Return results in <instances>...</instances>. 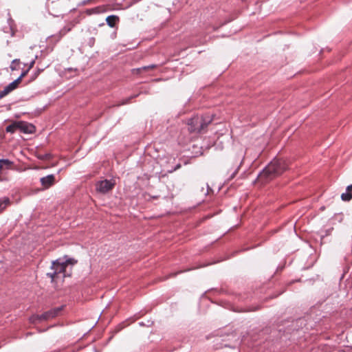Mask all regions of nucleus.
Returning <instances> with one entry per match:
<instances>
[{"label":"nucleus","mask_w":352,"mask_h":352,"mask_svg":"<svg viewBox=\"0 0 352 352\" xmlns=\"http://www.w3.org/2000/svg\"><path fill=\"white\" fill-rule=\"evenodd\" d=\"M287 168L286 162L280 159L273 160L258 175V179L263 184L272 180L281 175Z\"/></svg>","instance_id":"1"},{"label":"nucleus","mask_w":352,"mask_h":352,"mask_svg":"<svg viewBox=\"0 0 352 352\" xmlns=\"http://www.w3.org/2000/svg\"><path fill=\"white\" fill-rule=\"evenodd\" d=\"M212 121V116L206 115L205 116H195L188 122V131L190 133H202Z\"/></svg>","instance_id":"2"},{"label":"nucleus","mask_w":352,"mask_h":352,"mask_svg":"<svg viewBox=\"0 0 352 352\" xmlns=\"http://www.w3.org/2000/svg\"><path fill=\"white\" fill-rule=\"evenodd\" d=\"M77 263L74 258H69L67 256L59 258L52 262V270H54L57 274L63 273V276H69V274H66V269L69 265H74Z\"/></svg>","instance_id":"3"},{"label":"nucleus","mask_w":352,"mask_h":352,"mask_svg":"<svg viewBox=\"0 0 352 352\" xmlns=\"http://www.w3.org/2000/svg\"><path fill=\"white\" fill-rule=\"evenodd\" d=\"M63 307H56L50 309L41 315H34L30 317V320L32 323L41 322L43 320H49L55 318L58 313L62 310Z\"/></svg>","instance_id":"4"},{"label":"nucleus","mask_w":352,"mask_h":352,"mask_svg":"<svg viewBox=\"0 0 352 352\" xmlns=\"http://www.w3.org/2000/svg\"><path fill=\"white\" fill-rule=\"evenodd\" d=\"M115 186L112 180L104 179L97 182L96 190L98 192L105 194L111 190Z\"/></svg>","instance_id":"5"},{"label":"nucleus","mask_w":352,"mask_h":352,"mask_svg":"<svg viewBox=\"0 0 352 352\" xmlns=\"http://www.w3.org/2000/svg\"><path fill=\"white\" fill-rule=\"evenodd\" d=\"M73 28L72 25H68L63 28L58 33L48 37L49 41L55 40L56 42L59 41L67 33L70 32Z\"/></svg>","instance_id":"6"},{"label":"nucleus","mask_w":352,"mask_h":352,"mask_svg":"<svg viewBox=\"0 0 352 352\" xmlns=\"http://www.w3.org/2000/svg\"><path fill=\"white\" fill-rule=\"evenodd\" d=\"M18 129L24 133L31 134L35 131V126L33 124H30L28 122L19 121Z\"/></svg>","instance_id":"7"},{"label":"nucleus","mask_w":352,"mask_h":352,"mask_svg":"<svg viewBox=\"0 0 352 352\" xmlns=\"http://www.w3.org/2000/svg\"><path fill=\"white\" fill-rule=\"evenodd\" d=\"M20 83L19 79H16L13 82H10L9 85H8L3 90H2L0 92V98L6 96L8 95L10 92L14 90L16 88H17L19 84Z\"/></svg>","instance_id":"8"},{"label":"nucleus","mask_w":352,"mask_h":352,"mask_svg":"<svg viewBox=\"0 0 352 352\" xmlns=\"http://www.w3.org/2000/svg\"><path fill=\"white\" fill-rule=\"evenodd\" d=\"M54 181L55 177L54 175H48L40 179L42 186L45 188H48L52 186L54 184Z\"/></svg>","instance_id":"9"},{"label":"nucleus","mask_w":352,"mask_h":352,"mask_svg":"<svg viewBox=\"0 0 352 352\" xmlns=\"http://www.w3.org/2000/svg\"><path fill=\"white\" fill-rule=\"evenodd\" d=\"M119 21V17L116 15H109L106 18L107 25L111 27H115L116 24Z\"/></svg>","instance_id":"10"},{"label":"nucleus","mask_w":352,"mask_h":352,"mask_svg":"<svg viewBox=\"0 0 352 352\" xmlns=\"http://www.w3.org/2000/svg\"><path fill=\"white\" fill-rule=\"evenodd\" d=\"M13 164V162L8 159L0 160V169L1 170L4 167L10 168Z\"/></svg>","instance_id":"11"},{"label":"nucleus","mask_w":352,"mask_h":352,"mask_svg":"<svg viewBox=\"0 0 352 352\" xmlns=\"http://www.w3.org/2000/svg\"><path fill=\"white\" fill-rule=\"evenodd\" d=\"M10 199L8 197L0 199V212L4 210L10 204Z\"/></svg>","instance_id":"12"},{"label":"nucleus","mask_w":352,"mask_h":352,"mask_svg":"<svg viewBox=\"0 0 352 352\" xmlns=\"http://www.w3.org/2000/svg\"><path fill=\"white\" fill-rule=\"evenodd\" d=\"M16 129H18V122H14L6 127V131L8 133H14Z\"/></svg>","instance_id":"13"},{"label":"nucleus","mask_w":352,"mask_h":352,"mask_svg":"<svg viewBox=\"0 0 352 352\" xmlns=\"http://www.w3.org/2000/svg\"><path fill=\"white\" fill-rule=\"evenodd\" d=\"M139 96V94H134V95H132L129 98H126L125 99H123L120 102H119L116 105L117 106H121V105H125V104H127L130 102L131 100L133 99V98H135L136 97H138Z\"/></svg>","instance_id":"14"},{"label":"nucleus","mask_w":352,"mask_h":352,"mask_svg":"<svg viewBox=\"0 0 352 352\" xmlns=\"http://www.w3.org/2000/svg\"><path fill=\"white\" fill-rule=\"evenodd\" d=\"M341 199L344 201H350L352 199V193L346 191L341 195Z\"/></svg>","instance_id":"15"},{"label":"nucleus","mask_w":352,"mask_h":352,"mask_svg":"<svg viewBox=\"0 0 352 352\" xmlns=\"http://www.w3.org/2000/svg\"><path fill=\"white\" fill-rule=\"evenodd\" d=\"M19 63H20V60L19 59H14L12 61V63L10 65L11 70H12V71L16 70V67L15 65H16V64H19Z\"/></svg>","instance_id":"16"},{"label":"nucleus","mask_w":352,"mask_h":352,"mask_svg":"<svg viewBox=\"0 0 352 352\" xmlns=\"http://www.w3.org/2000/svg\"><path fill=\"white\" fill-rule=\"evenodd\" d=\"M56 275L57 274L54 270L53 271V272H49L47 274V276L52 278V281H54Z\"/></svg>","instance_id":"17"},{"label":"nucleus","mask_w":352,"mask_h":352,"mask_svg":"<svg viewBox=\"0 0 352 352\" xmlns=\"http://www.w3.org/2000/svg\"><path fill=\"white\" fill-rule=\"evenodd\" d=\"M29 72V69H28L27 70L21 73V74L20 75V76L17 78V79H19V82H21V79L26 76V74H28V72Z\"/></svg>","instance_id":"18"},{"label":"nucleus","mask_w":352,"mask_h":352,"mask_svg":"<svg viewBox=\"0 0 352 352\" xmlns=\"http://www.w3.org/2000/svg\"><path fill=\"white\" fill-rule=\"evenodd\" d=\"M156 67L155 65H148V66H146V67H142V69H153Z\"/></svg>","instance_id":"19"},{"label":"nucleus","mask_w":352,"mask_h":352,"mask_svg":"<svg viewBox=\"0 0 352 352\" xmlns=\"http://www.w3.org/2000/svg\"><path fill=\"white\" fill-rule=\"evenodd\" d=\"M95 39L94 38H91L89 42V45L91 47L94 44Z\"/></svg>","instance_id":"20"},{"label":"nucleus","mask_w":352,"mask_h":352,"mask_svg":"<svg viewBox=\"0 0 352 352\" xmlns=\"http://www.w3.org/2000/svg\"><path fill=\"white\" fill-rule=\"evenodd\" d=\"M34 63H35V60H34L31 61L28 69L30 70L31 68H32L34 65Z\"/></svg>","instance_id":"21"},{"label":"nucleus","mask_w":352,"mask_h":352,"mask_svg":"<svg viewBox=\"0 0 352 352\" xmlns=\"http://www.w3.org/2000/svg\"><path fill=\"white\" fill-rule=\"evenodd\" d=\"M180 167H181V165H180L179 164H178L176 166V167H175L173 170H170V171H168V172H169V173H172V172H173L174 170H177V169L179 168Z\"/></svg>","instance_id":"22"},{"label":"nucleus","mask_w":352,"mask_h":352,"mask_svg":"<svg viewBox=\"0 0 352 352\" xmlns=\"http://www.w3.org/2000/svg\"><path fill=\"white\" fill-rule=\"evenodd\" d=\"M351 190H352V184L348 186L347 188H346V191L347 192H350V191H351Z\"/></svg>","instance_id":"23"},{"label":"nucleus","mask_w":352,"mask_h":352,"mask_svg":"<svg viewBox=\"0 0 352 352\" xmlns=\"http://www.w3.org/2000/svg\"><path fill=\"white\" fill-rule=\"evenodd\" d=\"M239 168V166L235 170V171L233 173V174L232 175L231 177L233 178L234 177V175L236 174Z\"/></svg>","instance_id":"24"},{"label":"nucleus","mask_w":352,"mask_h":352,"mask_svg":"<svg viewBox=\"0 0 352 352\" xmlns=\"http://www.w3.org/2000/svg\"><path fill=\"white\" fill-rule=\"evenodd\" d=\"M43 69H38V72H37V73H36V74H35L34 78H36V76H38V75L41 72H43Z\"/></svg>","instance_id":"25"},{"label":"nucleus","mask_w":352,"mask_h":352,"mask_svg":"<svg viewBox=\"0 0 352 352\" xmlns=\"http://www.w3.org/2000/svg\"><path fill=\"white\" fill-rule=\"evenodd\" d=\"M50 154L45 155V157H43V159L44 158H48L50 157Z\"/></svg>","instance_id":"26"}]
</instances>
